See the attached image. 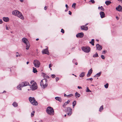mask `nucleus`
<instances>
[{"label": "nucleus", "instance_id": "obj_58", "mask_svg": "<svg viewBox=\"0 0 122 122\" xmlns=\"http://www.w3.org/2000/svg\"><path fill=\"white\" fill-rule=\"evenodd\" d=\"M68 11V9H66V10H65V12H66V11Z\"/></svg>", "mask_w": 122, "mask_h": 122}, {"label": "nucleus", "instance_id": "obj_49", "mask_svg": "<svg viewBox=\"0 0 122 122\" xmlns=\"http://www.w3.org/2000/svg\"><path fill=\"white\" fill-rule=\"evenodd\" d=\"M2 23V21L1 19L0 20V24H1Z\"/></svg>", "mask_w": 122, "mask_h": 122}, {"label": "nucleus", "instance_id": "obj_57", "mask_svg": "<svg viewBox=\"0 0 122 122\" xmlns=\"http://www.w3.org/2000/svg\"><path fill=\"white\" fill-rule=\"evenodd\" d=\"M20 1L21 2H22L23 1V0H20Z\"/></svg>", "mask_w": 122, "mask_h": 122}, {"label": "nucleus", "instance_id": "obj_29", "mask_svg": "<svg viewBox=\"0 0 122 122\" xmlns=\"http://www.w3.org/2000/svg\"><path fill=\"white\" fill-rule=\"evenodd\" d=\"M75 96L76 98L79 97L80 96V95L76 92L75 94Z\"/></svg>", "mask_w": 122, "mask_h": 122}, {"label": "nucleus", "instance_id": "obj_9", "mask_svg": "<svg viewBox=\"0 0 122 122\" xmlns=\"http://www.w3.org/2000/svg\"><path fill=\"white\" fill-rule=\"evenodd\" d=\"M21 85L22 86V87H24L27 85H30L29 83L27 82H24L21 83Z\"/></svg>", "mask_w": 122, "mask_h": 122}, {"label": "nucleus", "instance_id": "obj_51", "mask_svg": "<svg viewBox=\"0 0 122 122\" xmlns=\"http://www.w3.org/2000/svg\"><path fill=\"white\" fill-rule=\"evenodd\" d=\"M5 27H6V29L7 30H8L9 29H8V28L7 27V26L6 25Z\"/></svg>", "mask_w": 122, "mask_h": 122}, {"label": "nucleus", "instance_id": "obj_41", "mask_svg": "<svg viewBox=\"0 0 122 122\" xmlns=\"http://www.w3.org/2000/svg\"><path fill=\"white\" fill-rule=\"evenodd\" d=\"M89 2H92V3H95V1L94 0H91L89 1Z\"/></svg>", "mask_w": 122, "mask_h": 122}, {"label": "nucleus", "instance_id": "obj_56", "mask_svg": "<svg viewBox=\"0 0 122 122\" xmlns=\"http://www.w3.org/2000/svg\"><path fill=\"white\" fill-rule=\"evenodd\" d=\"M46 6H45L44 7V9L45 10H46Z\"/></svg>", "mask_w": 122, "mask_h": 122}, {"label": "nucleus", "instance_id": "obj_60", "mask_svg": "<svg viewBox=\"0 0 122 122\" xmlns=\"http://www.w3.org/2000/svg\"><path fill=\"white\" fill-rule=\"evenodd\" d=\"M29 62H28V61H27V62H26V64H29Z\"/></svg>", "mask_w": 122, "mask_h": 122}, {"label": "nucleus", "instance_id": "obj_19", "mask_svg": "<svg viewBox=\"0 0 122 122\" xmlns=\"http://www.w3.org/2000/svg\"><path fill=\"white\" fill-rule=\"evenodd\" d=\"M55 98L56 100L60 102H61L62 101L61 99V97H55Z\"/></svg>", "mask_w": 122, "mask_h": 122}, {"label": "nucleus", "instance_id": "obj_2", "mask_svg": "<svg viewBox=\"0 0 122 122\" xmlns=\"http://www.w3.org/2000/svg\"><path fill=\"white\" fill-rule=\"evenodd\" d=\"M41 85L43 88H45L48 86L47 80L45 79L41 80L40 82Z\"/></svg>", "mask_w": 122, "mask_h": 122}, {"label": "nucleus", "instance_id": "obj_26", "mask_svg": "<svg viewBox=\"0 0 122 122\" xmlns=\"http://www.w3.org/2000/svg\"><path fill=\"white\" fill-rule=\"evenodd\" d=\"M94 40L93 39H92V41H91L89 43L91 44L92 46L94 45Z\"/></svg>", "mask_w": 122, "mask_h": 122}, {"label": "nucleus", "instance_id": "obj_22", "mask_svg": "<svg viewBox=\"0 0 122 122\" xmlns=\"http://www.w3.org/2000/svg\"><path fill=\"white\" fill-rule=\"evenodd\" d=\"M85 72H83L79 76L80 77H83L85 76Z\"/></svg>", "mask_w": 122, "mask_h": 122}, {"label": "nucleus", "instance_id": "obj_5", "mask_svg": "<svg viewBox=\"0 0 122 122\" xmlns=\"http://www.w3.org/2000/svg\"><path fill=\"white\" fill-rule=\"evenodd\" d=\"M81 48L83 51L86 53H88L90 51V48L89 47H82Z\"/></svg>", "mask_w": 122, "mask_h": 122}, {"label": "nucleus", "instance_id": "obj_33", "mask_svg": "<svg viewBox=\"0 0 122 122\" xmlns=\"http://www.w3.org/2000/svg\"><path fill=\"white\" fill-rule=\"evenodd\" d=\"M35 112V111H33L31 113V117H33L34 115V113Z\"/></svg>", "mask_w": 122, "mask_h": 122}, {"label": "nucleus", "instance_id": "obj_43", "mask_svg": "<svg viewBox=\"0 0 122 122\" xmlns=\"http://www.w3.org/2000/svg\"><path fill=\"white\" fill-rule=\"evenodd\" d=\"M61 32L64 33V30L63 29H61Z\"/></svg>", "mask_w": 122, "mask_h": 122}, {"label": "nucleus", "instance_id": "obj_45", "mask_svg": "<svg viewBox=\"0 0 122 122\" xmlns=\"http://www.w3.org/2000/svg\"><path fill=\"white\" fill-rule=\"evenodd\" d=\"M72 14V13L71 11H69V14L70 15H71Z\"/></svg>", "mask_w": 122, "mask_h": 122}, {"label": "nucleus", "instance_id": "obj_35", "mask_svg": "<svg viewBox=\"0 0 122 122\" xmlns=\"http://www.w3.org/2000/svg\"><path fill=\"white\" fill-rule=\"evenodd\" d=\"M104 87L106 88H107L108 86V84L107 83L104 85Z\"/></svg>", "mask_w": 122, "mask_h": 122}, {"label": "nucleus", "instance_id": "obj_34", "mask_svg": "<svg viewBox=\"0 0 122 122\" xmlns=\"http://www.w3.org/2000/svg\"><path fill=\"white\" fill-rule=\"evenodd\" d=\"M86 92H91V91H90L88 87H86Z\"/></svg>", "mask_w": 122, "mask_h": 122}, {"label": "nucleus", "instance_id": "obj_46", "mask_svg": "<svg viewBox=\"0 0 122 122\" xmlns=\"http://www.w3.org/2000/svg\"><path fill=\"white\" fill-rule=\"evenodd\" d=\"M106 52V50H104L102 52V53L103 54H105V53Z\"/></svg>", "mask_w": 122, "mask_h": 122}, {"label": "nucleus", "instance_id": "obj_44", "mask_svg": "<svg viewBox=\"0 0 122 122\" xmlns=\"http://www.w3.org/2000/svg\"><path fill=\"white\" fill-rule=\"evenodd\" d=\"M59 78L58 77H56V81H58L59 80Z\"/></svg>", "mask_w": 122, "mask_h": 122}, {"label": "nucleus", "instance_id": "obj_6", "mask_svg": "<svg viewBox=\"0 0 122 122\" xmlns=\"http://www.w3.org/2000/svg\"><path fill=\"white\" fill-rule=\"evenodd\" d=\"M33 63L35 66L36 67L38 68L40 67V62L37 60H34Z\"/></svg>", "mask_w": 122, "mask_h": 122}, {"label": "nucleus", "instance_id": "obj_15", "mask_svg": "<svg viewBox=\"0 0 122 122\" xmlns=\"http://www.w3.org/2000/svg\"><path fill=\"white\" fill-rule=\"evenodd\" d=\"M97 49L99 50H101L102 48V47L98 44H97L96 45Z\"/></svg>", "mask_w": 122, "mask_h": 122}, {"label": "nucleus", "instance_id": "obj_39", "mask_svg": "<svg viewBox=\"0 0 122 122\" xmlns=\"http://www.w3.org/2000/svg\"><path fill=\"white\" fill-rule=\"evenodd\" d=\"M93 80V79L92 78H91L88 79H87L86 80H90L91 81H92Z\"/></svg>", "mask_w": 122, "mask_h": 122}, {"label": "nucleus", "instance_id": "obj_27", "mask_svg": "<svg viewBox=\"0 0 122 122\" xmlns=\"http://www.w3.org/2000/svg\"><path fill=\"white\" fill-rule=\"evenodd\" d=\"M103 109V106H102L100 108L99 110V111L100 112H101L102 110Z\"/></svg>", "mask_w": 122, "mask_h": 122}, {"label": "nucleus", "instance_id": "obj_42", "mask_svg": "<svg viewBox=\"0 0 122 122\" xmlns=\"http://www.w3.org/2000/svg\"><path fill=\"white\" fill-rule=\"evenodd\" d=\"M56 76L54 74H52L51 75V77L53 78H54Z\"/></svg>", "mask_w": 122, "mask_h": 122}, {"label": "nucleus", "instance_id": "obj_10", "mask_svg": "<svg viewBox=\"0 0 122 122\" xmlns=\"http://www.w3.org/2000/svg\"><path fill=\"white\" fill-rule=\"evenodd\" d=\"M84 34L83 32L78 33L76 35V36L77 37L82 38L84 36Z\"/></svg>", "mask_w": 122, "mask_h": 122}, {"label": "nucleus", "instance_id": "obj_3", "mask_svg": "<svg viewBox=\"0 0 122 122\" xmlns=\"http://www.w3.org/2000/svg\"><path fill=\"white\" fill-rule=\"evenodd\" d=\"M46 111L47 113L50 115H53L54 111L53 108L50 107H48L46 109Z\"/></svg>", "mask_w": 122, "mask_h": 122}, {"label": "nucleus", "instance_id": "obj_52", "mask_svg": "<svg viewBox=\"0 0 122 122\" xmlns=\"http://www.w3.org/2000/svg\"><path fill=\"white\" fill-rule=\"evenodd\" d=\"M20 56V55H16V57H18V56Z\"/></svg>", "mask_w": 122, "mask_h": 122}, {"label": "nucleus", "instance_id": "obj_21", "mask_svg": "<svg viewBox=\"0 0 122 122\" xmlns=\"http://www.w3.org/2000/svg\"><path fill=\"white\" fill-rule=\"evenodd\" d=\"M25 44L26 45V49L27 50H28L30 46V45L29 43V42H28L27 43Z\"/></svg>", "mask_w": 122, "mask_h": 122}, {"label": "nucleus", "instance_id": "obj_30", "mask_svg": "<svg viewBox=\"0 0 122 122\" xmlns=\"http://www.w3.org/2000/svg\"><path fill=\"white\" fill-rule=\"evenodd\" d=\"M33 71L34 73H35L37 72V71L36 69V68L33 67Z\"/></svg>", "mask_w": 122, "mask_h": 122}, {"label": "nucleus", "instance_id": "obj_17", "mask_svg": "<svg viewBox=\"0 0 122 122\" xmlns=\"http://www.w3.org/2000/svg\"><path fill=\"white\" fill-rule=\"evenodd\" d=\"M22 41L25 44H26L29 42L27 39L25 38H22Z\"/></svg>", "mask_w": 122, "mask_h": 122}, {"label": "nucleus", "instance_id": "obj_62", "mask_svg": "<svg viewBox=\"0 0 122 122\" xmlns=\"http://www.w3.org/2000/svg\"><path fill=\"white\" fill-rule=\"evenodd\" d=\"M75 64L76 65H77V64H78V63H77V62H76L75 63Z\"/></svg>", "mask_w": 122, "mask_h": 122}, {"label": "nucleus", "instance_id": "obj_40", "mask_svg": "<svg viewBox=\"0 0 122 122\" xmlns=\"http://www.w3.org/2000/svg\"><path fill=\"white\" fill-rule=\"evenodd\" d=\"M101 58L103 59H105V57L104 55H102L101 56Z\"/></svg>", "mask_w": 122, "mask_h": 122}, {"label": "nucleus", "instance_id": "obj_16", "mask_svg": "<svg viewBox=\"0 0 122 122\" xmlns=\"http://www.w3.org/2000/svg\"><path fill=\"white\" fill-rule=\"evenodd\" d=\"M100 15L101 17L102 18L105 17V14L104 12L103 11H101L100 12Z\"/></svg>", "mask_w": 122, "mask_h": 122}, {"label": "nucleus", "instance_id": "obj_8", "mask_svg": "<svg viewBox=\"0 0 122 122\" xmlns=\"http://www.w3.org/2000/svg\"><path fill=\"white\" fill-rule=\"evenodd\" d=\"M30 88L32 90L34 91L37 88V85L36 82H34L33 83Z\"/></svg>", "mask_w": 122, "mask_h": 122}, {"label": "nucleus", "instance_id": "obj_48", "mask_svg": "<svg viewBox=\"0 0 122 122\" xmlns=\"http://www.w3.org/2000/svg\"><path fill=\"white\" fill-rule=\"evenodd\" d=\"M70 102V101L69 100H68L67 102H66L67 103V104H69Z\"/></svg>", "mask_w": 122, "mask_h": 122}, {"label": "nucleus", "instance_id": "obj_61", "mask_svg": "<svg viewBox=\"0 0 122 122\" xmlns=\"http://www.w3.org/2000/svg\"><path fill=\"white\" fill-rule=\"evenodd\" d=\"M88 24V23H86L85 24V26H86Z\"/></svg>", "mask_w": 122, "mask_h": 122}, {"label": "nucleus", "instance_id": "obj_64", "mask_svg": "<svg viewBox=\"0 0 122 122\" xmlns=\"http://www.w3.org/2000/svg\"><path fill=\"white\" fill-rule=\"evenodd\" d=\"M39 40V39L38 38H37V39H36V40L37 41H38Z\"/></svg>", "mask_w": 122, "mask_h": 122}, {"label": "nucleus", "instance_id": "obj_32", "mask_svg": "<svg viewBox=\"0 0 122 122\" xmlns=\"http://www.w3.org/2000/svg\"><path fill=\"white\" fill-rule=\"evenodd\" d=\"M73 108L76 105V101H74L73 102Z\"/></svg>", "mask_w": 122, "mask_h": 122}, {"label": "nucleus", "instance_id": "obj_54", "mask_svg": "<svg viewBox=\"0 0 122 122\" xmlns=\"http://www.w3.org/2000/svg\"><path fill=\"white\" fill-rule=\"evenodd\" d=\"M116 18L117 20L119 19V18L117 16H116Z\"/></svg>", "mask_w": 122, "mask_h": 122}, {"label": "nucleus", "instance_id": "obj_12", "mask_svg": "<svg viewBox=\"0 0 122 122\" xmlns=\"http://www.w3.org/2000/svg\"><path fill=\"white\" fill-rule=\"evenodd\" d=\"M92 68L89 70L88 72V73L87 74V77H89L90 76L92 73Z\"/></svg>", "mask_w": 122, "mask_h": 122}, {"label": "nucleus", "instance_id": "obj_28", "mask_svg": "<svg viewBox=\"0 0 122 122\" xmlns=\"http://www.w3.org/2000/svg\"><path fill=\"white\" fill-rule=\"evenodd\" d=\"M98 54L96 52L95 54L93 55V57L94 58L97 57H98Z\"/></svg>", "mask_w": 122, "mask_h": 122}, {"label": "nucleus", "instance_id": "obj_18", "mask_svg": "<svg viewBox=\"0 0 122 122\" xmlns=\"http://www.w3.org/2000/svg\"><path fill=\"white\" fill-rule=\"evenodd\" d=\"M3 19L4 21L6 22H8L9 20V19L8 17H3Z\"/></svg>", "mask_w": 122, "mask_h": 122}, {"label": "nucleus", "instance_id": "obj_20", "mask_svg": "<svg viewBox=\"0 0 122 122\" xmlns=\"http://www.w3.org/2000/svg\"><path fill=\"white\" fill-rule=\"evenodd\" d=\"M22 86L21 85V83L20 84L18 85L17 87V88L18 89L20 90H22L21 88L23 87H22Z\"/></svg>", "mask_w": 122, "mask_h": 122}, {"label": "nucleus", "instance_id": "obj_38", "mask_svg": "<svg viewBox=\"0 0 122 122\" xmlns=\"http://www.w3.org/2000/svg\"><path fill=\"white\" fill-rule=\"evenodd\" d=\"M76 5V4L75 3H73L72 5V7L73 8H75Z\"/></svg>", "mask_w": 122, "mask_h": 122}, {"label": "nucleus", "instance_id": "obj_1", "mask_svg": "<svg viewBox=\"0 0 122 122\" xmlns=\"http://www.w3.org/2000/svg\"><path fill=\"white\" fill-rule=\"evenodd\" d=\"M12 14L13 15L17 16L22 20L24 19V16L21 13L17 10H16L13 11Z\"/></svg>", "mask_w": 122, "mask_h": 122}, {"label": "nucleus", "instance_id": "obj_37", "mask_svg": "<svg viewBox=\"0 0 122 122\" xmlns=\"http://www.w3.org/2000/svg\"><path fill=\"white\" fill-rule=\"evenodd\" d=\"M73 94H71L70 95H67V97H71L72 96H73Z\"/></svg>", "mask_w": 122, "mask_h": 122}, {"label": "nucleus", "instance_id": "obj_50", "mask_svg": "<svg viewBox=\"0 0 122 122\" xmlns=\"http://www.w3.org/2000/svg\"><path fill=\"white\" fill-rule=\"evenodd\" d=\"M77 88L79 89H81L82 88V87H81V86H78V87H77Z\"/></svg>", "mask_w": 122, "mask_h": 122}, {"label": "nucleus", "instance_id": "obj_13", "mask_svg": "<svg viewBox=\"0 0 122 122\" xmlns=\"http://www.w3.org/2000/svg\"><path fill=\"white\" fill-rule=\"evenodd\" d=\"M81 30H88V27L86 26L85 25H83L81 27Z\"/></svg>", "mask_w": 122, "mask_h": 122}, {"label": "nucleus", "instance_id": "obj_14", "mask_svg": "<svg viewBox=\"0 0 122 122\" xmlns=\"http://www.w3.org/2000/svg\"><path fill=\"white\" fill-rule=\"evenodd\" d=\"M116 10L119 11H121L122 10V8L121 6L119 5L116 8Z\"/></svg>", "mask_w": 122, "mask_h": 122}, {"label": "nucleus", "instance_id": "obj_59", "mask_svg": "<svg viewBox=\"0 0 122 122\" xmlns=\"http://www.w3.org/2000/svg\"><path fill=\"white\" fill-rule=\"evenodd\" d=\"M100 8H101L100 7H99L98 8V9L99 10V9H100Z\"/></svg>", "mask_w": 122, "mask_h": 122}, {"label": "nucleus", "instance_id": "obj_55", "mask_svg": "<svg viewBox=\"0 0 122 122\" xmlns=\"http://www.w3.org/2000/svg\"><path fill=\"white\" fill-rule=\"evenodd\" d=\"M66 7V9H67L68 7V5L67 4H66L65 5Z\"/></svg>", "mask_w": 122, "mask_h": 122}, {"label": "nucleus", "instance_id": "obj_7", "mask_svg": "<svg viewBox=\"0 0 122 122\" xmlns=\"http://www.w3.org/2000/svg\"><path fill=\"white\" fill-rule=\"evenodd\" d=\"M72 109L70 107H66V109L65 110V112L67 113V115L69 116H70L72 114Z\"/></svg>", "mask_w": 122, "mask_h": 122}, {"label": "nucleus", "instance_id": "obj_53", "mask_svg": "<svg viewBox=\"0 0 122 122\" xmlns=\"http://www.w3.org/2000/svg\"><path fill=\"white\" fill-rule=\"evenodd\" d=\"M34 82V81H33V80H32V81H31V82H30V83H31V84H32V82Z\"/></svg>", "mask_w": 122, "mask_h": 122}, {"label": "nucleus", "instance_id": "obj_63", "mask_svg": "<svg viewBox=\"0 0 122 122\" xmlns=\"http://www.w3.org/2000/svg\"><path fill=\"white\" fill-rule=\"evenodd\" d=\"M67 95H66V94H64V96H65V97H66V96H67Z\"/></svg>", "mask_w": 122, "mask_h": 122}, {"label": "nucleus", "instance_id": "obj_47", "mask_svg": "<svg viewBox=\"0 0 122 122\" xmlns=\"http://www.w3.org/2000/svg\"><path fill=\"white\" fill-rule=\"evenodd\" d=\"M52 66V65H51V64H50L49 65V67L50 68Z\"/></svg>", "mask_w": 122, "mask_h": 122}, {"label": "nucleus", "instance_id": "obj_23", "mask_svg": "<svg viewBox=\"0 0 122 122\" xmlns=\"http://www.w3.org/2000/svg\"><path fill=\"white\" fill-rule=\"evenodd\" d=\"M101 73L102 72L101 71H100L99 73L97 74L96 75L94 76L96 77H99L100 76Z\"/></svg>", "mask_w": 122, "mask_h": 122}, {"label": "nucleus", "instance_id": "obj_24", "mask_svg": "<svg viewBox=\"0 0 122 122\" xmlns=\"http://www.w3.org/2000/svg\"><path fill=\"white\" fill-rule=\"evenodd\" d=\"M111 3V2L110 1L108 0L106 1L105 2V3L107 5H108Z\"/></svg>", "mask_w": 122, "mask_h": 122}, {"label": "nucleus", "instance_id": "obj_31", "mask_svg": "<svg viewBox=\"0 0 122 122\" xmlns=\"http://www.w3.org/2000/svg\"><path fill=\"white\" fill-rule=\"evenodd\" d=\"M67 104H67L66 102H65L63 104V107L64 108H65L66 107V106Z\"/></svg>", "mask_w": 122, "mask_h": 122}, {"label": "nucleus", "instance_id": "obj_25", "mask_svg": "<svg viewBox=\"0 0 122 122\" xmlns=\"http://www.w3.org/2000/svg\"><path fill=\"white\" fill-rule=\"evenodd\" d=\"M12 105L14 107H16L18 106V103L15 102L13 103Z\"/></svg>", "mask_w": 122, "mask_h": 122}, {"label": "nucleus", "instance_id": "obj_36", "mask_svg": "<svg viewBox=\"0 0 122 122\" xmlns=\"http://www.w3.org/2000/svg\"><path fill=\"white\" fill-rule=\"evenodd\" d=\"M101 8L100 9L101 11H104V8L102 6H101L100 7Z\"/></svg>", "mask_w": 122, "mask_h": 122}, {"label": "nucleus", "instance_id": "obj_11", "mask_svg": "<svg viewBox=\"0 0 122 122\" xmlns=\"http://www.w3.org/2000/svg\"><path fill=\"white\" fill-rule=\"evenodd\" d=\"M42 52L43 54H47L48 55H49V54L48 50L47 49H46L44 50L43 51H42Z\"/></svg>", "mask_w": 122, "mask_h": 122}, {"label": "nucleus", "instance_id": "obj_4", "mask_svg": "<svg viewBox=\"0 0 122 122\" xmlns=\"http://www.w3.org/2000/svg\"><path fill=\"white\" fill-rule=\"evenodd\" d=\"M29 99L30 102L33 105L36 106L38 105V103L34 97H30Z\"/></svg>", "mask_w": 122, "mask_h": 122}]
</instances>
